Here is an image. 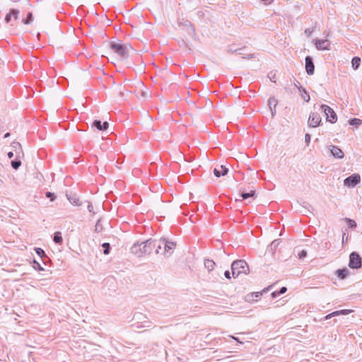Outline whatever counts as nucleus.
<instances>
[{"label": "nucleus", "mask_w": 362, "mask_h": 362, "mask_svg": "<svg viewBox=\"0 0 362 362\" xmlns=\"http://www.w3.org/2000/svg\"><path fill=\"white\" fill-rule=\"evenodd\" d=\"M161 249L160 243L156 240H148L140 244H134L132 248V252L138 257H142L146 255H150L155 250V253L158 254Z\"/></svg>", "instance_id": "f257e3e1"}, {"label": "nucleus", "mask_w": 362, "mask_h": 362, "mask_svg": "<svg viewBox=\"0 0 362 362\" xmlns=\"http://www.w3.org/2000/svg\"><path fill=\"white\" fill-rule=\"evenodd\" d=\"M231 270L233 278H237L241 275H246L250 272L248 264L243 259L234 261L231 264Z\"/></svg>", "instance_id": "f03ea898"}, {"label": "nucleus", "mask_w": 362, "mask_h": 362, "mask_svg": "<svg viewBox=\"0 0 362 362\" xmlns=\"http://www.w3.org/2000/svg\"><path fill=\"white\" fill-rule=\"evenodd\" d=\"M109 47L112 52L117 54L121 59H125L128 57L132 47L129 45H123L120 43L110 42Z\"/></svg>", "instance_id": "7ed1b4c3"}, {"label": "nucleus", "mask_w": 362, "mask_h": 362, "mask_svg": "<svg viewBox=\"0 0 362 362\" xmlns=\"http://www.w3.org/2000/svg\"><path fill=\"white\" fill-rule=\"evenodd\" d=\"M130 91L134 92L137 98H144L146 96V94L144 91V85L142 81H137L133 85L130 86Z\"/></svg>", "instance_id": "20e7f679"}, {"label": "nucleus", "mask_w": 362, "mask_h": 362, "mask_svg": "<svg viewBox=\"0 0 362 362\" xmlns=\"http://www.w3.org/2000/svg\"><path fill=\"white\" fill-rule=\"evenodd\" d=\"M361 265L362 260L359 255L355 252H351L349 256V267L352 269H359Z\"/></svg>", "instance_id": "39448f33"}, {"label": "nucleus", "mask_w": 362, "mask_h": 362, "mask_svg": "<svg viewBox=\"0 0 362 362\" xmlns=\"http://www.w3.org/2000/svg\"><path fill=\"white\" fill-rule=\"evenodd\" d=\"M19 11L17 10H11L8 14L5 17V21L7 23H10L12 26H16L20 24L18 19Z\"/></svg>", "instance_id": "423d86ee"}, {"label": "nucleus", "mask_w": 362, "mask_h": 362, "mask_svg": "<svg viewBox=\"0 0 362 362\" xmlns=\"http://www.w3.org/2000/svg\"><path fill=\"white\" fill-rule=\"evenodd\" d=\"M360 182V175L358 174H353L344 180V184L347 187H354Z\"/></svg>", "instance_id": "0eeeda50"}, {"label": "nucleus", "mask_w": 362, "mask_h": 362, "mask_svg": "<svg viewBox=\"0 0 362 362\" xmlns=\"http://www.w3.org/2000/svg\"><path fill=\"white\" fill-rule=\"evenodd\" d=\"M321 107L323 109L325 114L327 115V120L331 123H335L337 117L334 111L329 106L322 105Z\"/></svg>", "instance_id": "6e6552de"}, {"label": "nucleus", "mask_w": 362, "mask_h": 362, "mask_svg": "<svg viewBox=\"0 0 362 362\" xmlns=\"http://www.w3.org/2000/svg\"><path fill=\"white\" fill-rule=\"evenodd\" d=\"M321 122V117L317 112H313L309 117L308 124L312 127H316L320 125Z\"/></svg>", "instance_id": "1a4fd4ad"}, {"label": "nucleus", "mask_w": 362, "mask_h": 362, "mask_svg": "<svg viewBox=\"0 0 362 362\" xmlns=\"http://www.w3.org/2000/svg\"><path fill=\"white\" fill-rule=\"evenodd\" d=\"M317 49L327 50L329 49L330 42L327 40H316L315 42Z\"/></svg>", "instance_id": "9d476101"}, {"label": "nucleus", "mask_w": 362, "mask_h": 362, "mask_svg": "<svg viewBox=\"0 0 362 362\" xmlns=\"http://www.w3.org/2000/svg\"><path fill=\"white\" fill-rule=\"evenodd\" d=\"M305 69L309 75L314 73L315 66L310 57L308 56L305 58Z\"/></svg>", "instance_id": "9b49d317"}, {"label": "nucleus", "mask_w": 362, "mask_h": 362, "mask_svg": "<svg viewBox=\"0 0 362 362\" xmlns=\"http://www.w3.org/2000/svg\"><path fill=\"white\" fill-rule=\"evenodd\" d=\"M330 151L333 156H334L335 158H342L344 156L342 150L337 146H332L331 147Z\"/></svg>", "instance_id": "f8f14e48"}, {"label": "nucleus", "mask_w": 362, "mask_h": 362, "mask_svg": "<svg viewBox=\"0 0 362 362\" xmlns=\"http://www.w3.org/2000/svg\"><path fill=\"white\" fill-rule=\"evenodd\" d=\"M228 171V168L223 165H221L218 168H214V173L217 177H219L226 175Z\"/></svg>", "instance_id": "ddd939ff"}, {"label": "nucleus", "mask_w": 362, "mask_h": 362, "mask_svg": "<svg viewBox=\"0 0 362 362\" xmlns=\"http://www.w3.org/2000/svg\"><path fill=\"white\" fill-rule=\"evenodd\" d=\"M93 125L100 131L107 130L109 127V124L107 122H104L103 124H102L101 122L99 120L94 121Z\"/></svg>", "instance_id": "4468645a"}, {"label": "nucleus", "mask_w": 362, "mask_h": 362, "mask_svg": "<svg viewBox=\"0 0 362 362\" xmlns=\"http://www.w3.org/2000/svg\"><path fill=\"white\" fill-rule=\"evenodd\" d=\"M336 274L340 279H344L349 274V271L346 268L339 269L337 270Z\"/></svg>", "instance_id": "2eb2a0df"}, {"label": "nucleus", "mask_w": 362, "mask_h": 362, "mask_svg": "<svg viewBox=\"0 0 362 362\" xmlns=\"http://www.w3.org/2000/svg\"><path fill=\"white\" fill-rule=\"evenodd\" d=\"M163 243H165V252H168L170 250H173L175 247V244L173 242H168V241H165L163 240Z\"/></svg>", "instance_id": "dca6fc26"}, {"label": "nucleus", "mask_w": 362, "mask_h": 362, "mask_svg": "<svg viewBox=\"0 0 362 362\" xmlns=\"http://www.w3.org/2000/svg\"><path fill=\"white\" fill-rule=\"evenodd\" d=\"M204 266L209 271H212L215 267V262L211 259H206L204 261Z\"/></svg>", "instance_id": "f3484780"}, {"label": "nucleus", "mask_w": 362, "mask_h": 362, "mask_svg": "<svg viewBox=\"0 0 362 362\" xmlns=\"http://www.w3.org/2000/svg\"><path fill=\"white\" fill-rule=\"evenodd\" d=\"M33 21V13L32 12H28L27 13L26 18L21 20V23L25 25H28Z\"/></svg>", "instance_id": "a211bd4d"}, {"label": "nucleus", "mask_w": 362, "mask_h": 362, "mask_svg": "<svg viewBox=\"0 0 362 362\" xmlns=\"http://www.w3.org/2000/svg\"><path fill=\"white\" fill-rule=\"evenodd\" d=\"M351 64H352V67L354 70H356L359 66H360V64H361V58L358 57H355L352 59V61H351Z\"/></svg>", "instance_id": "6ab92c4d"}, {"label": "nucleus", "mask_w": 362, "mask_h": 362, "mask_svg": "<svg viewBox=\"0 0 362 362\" xmlns=\"http://www.w3.org/2000/svg\"><path fill=\"white\" fill-rule=\"evenodd\" d=\"M349 311L347 310H341V311H335L328 315L326 316V318L328 319L331 316H334V315H338L339 314H347Z\"/></svg>", "instance_id": "aec40b11"}, {"label": "nucleus", "mask_w": 362, "mask_h": 362, "mask_svg": "<svg viewBox=\"0 0 362 362\" xmlns=\"http://www.w3.org/2000/svg\"><path fill=\"white\" fill-rule=\"evenodd\" d=\"M344 221L346 222L349 227L350 228H355L356 226V223L354 220L346 218Z\"/></svg>", "instance_id": "412c9836"}, {"label": "nucleus", "mask_w": 362, "mask_h": 362, "mask_svg": "<svg viewBox=\"0 0 362 362\" xmlns=\"http://www.w3.org/2000/svg\"><path fill=\"white\" fill-rule=\"evenodd\" d=\"M54 241L57 243H61L62 242V237L60 233H56L54 236Z\"/></svg>", "instance_id": "4be33fe9"}, {"label": "nucleus", "mask_w": 362, "mask_h": 362, "mask_svg": "<svg viewBox=\"0 0 362 362\" xmlns=\"http://www.w3.org/2000/svg\"><path fill=\"white\" fill-rule=\"evenodd\" d=\"M255 191L252 190L250 192H248V193H243L241 194V197H243V199H246L247 198L253 197L255 194Z\"/></svg>", "instance_id": "5701e85b"}, {"label": "nucleus", "mask_w": 362, "mask_h": 362, "mask_svg": "<svg viewBox=\"0 0 362 362\" xmlns=\"http://www.w3.org/2000/svg\"><path fill=\"white\" fill-rule=\"evenodd\" d=\"M103 226H102L100 221H98L95 225V231L97 233H100L103 231Z\"/></svg>", "instance_id": "b1692460"}, {"label": "nucleus", "mask_w": 362, "mask_h": 362, "mask_svg": "<svg viewBox=\"0 0 362 362\" xmlns=\"http://www.w3.org/2000/svg\"><path fill=\"white\" fill-rule=\"evenodd\" d=\"M102 246L104 248V254L105 255H108L109 254V249H110L109 243H103Z\"/></svg>", "instance_id": "393cba45"}, {"label": "nucleus", "mask_w": 362, "mask_h": 362, "mask_svg": "<svg viewBox=\"0 0 362 362\" xmlns=\"http://www.w3.org/2000/svg\"><path fill=\"white\" fill-rule=\"evenodd\" d=\"M349 124L351 125H355V124L358 125V124H361V120L359 119L354 118L349 121Z\"/></svg>", "instance_id": "a878e982"}, {"label": "nucleus", "mask_w": 362, "mask_h": 362, "mask_svg": "<svg viewBox=\"0 0 362 362\" xmlns=\"http://www.w3.org/2000/svg\"><path fill=\"white\" fill-rule=\"evenodd\" d=\"M21 161H12L11 165L14 169H18V167L21 165Z\"/></svg>", "instance_id": "bb28decb"}, {"label": "nucleus", "mask_w": 362, "mask_h": 362, "mask_svg": "<svg viewBox=\"0 0 362 362\" xmlns=\"http://www.w3.org/2000/svg\"><path fill=\"white\" fill-rule=\"evenodd\" d=\"M35 251H36L37 254L39 256H40V257H43V256H45V253L44 250H42L41 248H37V249L35 250Z\"/></svg>", "instance_id": "cd10ccee"}, {"label": "nucleus", "mask_w": 362, "mask_h": 362, "mask_svg": "<svg viewBox=\"0 0 362 362\" xmlns=\"http://www.w3.org/2000/svg\"><path fill=\"white\" fill-rule=\"evenodd\" d=\"M46 197L50 198V200L52 202L55 199V196L53 193L48 192L46 193Z\"/></svg>", "instance_id": "c85d7f7f"}, {"label": "nucleus", "mask_w": 362, "mask_h": 362, "mask_svg": "<svg viewBox=\"0 0 362 362\" xmlns=\"http://www.w3.org/2000/svg\"><path fill=\"white\" fill-rule=\"evenodd\" d=\"M277 102L275 98H270L269 100V105L271 106L272 105H274V106H276Z\"/></svg>", "instance_id": "c756f323"}, {"label": "nucleus", "mask_w": 362, "mask_h": 362, "mask_svg": "<svg viewBox=\"0 0 362 362\" xmlns=\"http://www.w3.org/2000/svg\"><path fill=\"white\" fill-rule=\"evenodd\" d=\"M307 252L305 250H302L299 254L298 257L300 259L303 258L306 256Z\"/></svg>", "instance_id": "7c9ffc66"}, {"label": "nucleus", "mask_w": 362, "mask_h": 362, "mask_svg": "<svg viewBox=\"0 0 362 362\" xmlns=\"http://www.w3.org/2000/svg\"><path fill=\"white\" fill-rule=\"evenodd\" d=\"M224 276H226V278H227L228 279H231L230 273L229 271H226L225 273H224Z\"/></svg>", "instance_id": "2f4dec72"}, {"label": "nucleus", "mask_w": 362, "mask_h": 362, "mask_svg": "<svg viewBox=\"0 0 362 362\" xmlns=\"http://www.w3.org/2000/svg\"><path fill=\"white\" fill-rule=\"evenodd\" d=\"M286 287H282L279 292L278 293V294H282V293H284L286 291Z\"/></svg>", "instance_id": "473e14b6"}, {"label": "nucleus", "mask_w": 362, "mask_h": 362, "mask_svg": "<svg viewBox=\"0 0 362 362\" xmlns=\"http://www.w3.org/2000/svg\"><path fill=\"white\" fill-rule=\"evenodd\" d=\"M310 140V136L308 134H305V141H306V142L309 143Z\"/></svg>", "instance_id": "72a5a7b5"}, {"label": "nucleus", "mask_w": 362, "mask_h": 362, "mask_svg": "<svg viewBox=\"0 0 362 362\" xmlns=\"http://www.w3.org/2000/svg\"><path fill=\"white\" fill-rule=\"evenodd\" d=\"M128 93H129V90H125V92H122V91H121V92H120V95H121L122 96H127V95H128Z\"/></svg>", "instance_id": "f704fd0d"}, {"label": "nucleus", "mask_w": 362, "mask_h": 362, "mask_svg": "<svg viewBox=\"0 0 362 362\" xmlns=\"http://www.w3.org/2000/svg\"><path fill=\"white\" fill-rule=\"evenodd\" d=\"M230 337L232 339H233L234 340H235L237 342L240 343V344H242L243 342L239 340L238 338L235 337H233V336H230Z\"/></svg>", "instance_id": "c9c22d12"}, {"label": "nucleus", "mask_w": 362, "mask_h": 362, "mask_svg": "<svg viewBox=\"0 0 362 362\" xmlns=\"http://www.w3.org/2000/svg\"><path fill=\"white\" fill-rule=\"evenodd\" d=\"M8 156L11 158L13 156V152H8Z\"/></svg>", "instance_id": "e433bc0d"}, {"label": "nucleus", "mask_w": 362, "mask_h": 362, "mask_svg": "<svg viewBox=\"0 0 362 362\" xmlns=\"http://www.w3.org/2000/svg\"><path fill=\"white\" fill-rule=\"evenodd\" d=\"M10 136V134L9 133H6L5 135H4V137L5 138H7Z\"/></svg>", "instance_id": "4c0bfd02"}, {"label": "nucleus", "mask_w": 362, "mask_h": 362, "mask_svg": "<svg viewBox=\"0 0 362 362\" xmlns=\"http://www.w3.org/2000/svg\"><path fill=\"white\" fill-rule=\"evenodd\" d=\"M310 99V96L309 95H307V99H305L306 101H308V100Z\"/></svg>", "instance_id": "58836bf2"}, {"label": "nucleus", "mask_w": 362, "mask_h": 362, "mask_svg": "<svg viewBox=\"0 0 362 362\" xmlns=\"http://www.w3.org/2000/svg\"><path fill=\"white\" fill-rule=\"evenodd\" d=\"M272 296H276V293L275 292L272 293Z\"/></svg>", "instance_id": "ea45409f"}]
</instances>
